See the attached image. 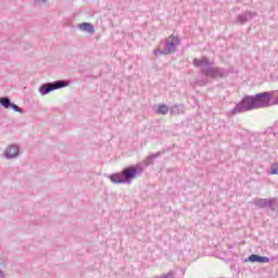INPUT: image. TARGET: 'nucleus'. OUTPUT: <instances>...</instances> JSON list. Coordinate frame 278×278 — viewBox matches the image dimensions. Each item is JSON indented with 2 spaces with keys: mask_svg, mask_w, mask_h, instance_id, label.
<instances>
[{
  "mask_svg": "<svg viewBox=\"0 0 278 278\" xmlns=\"http://www.w3.org/2000/svg\"><path fill=\"white\" fill-rule=\"evenodd\" d=\"M177 45H179V38L169 36L165 41H162L159 45L157 49L154 50V55L160 58V55H169V53H175Z\"/></svg>",
  "mask_w": 278,
  "mask_h": 278,
  "instance_id": "f257e3e1",
  "label": "nucleus"
},
{
  "mask_svg": "<svg viewBox=\"0 0 278 278\" xmlns=\"http://www.w3.org/2000/svg\"><path fill=\"white\" fill-rule=\"evenodd\" d=\"M67 86L68 81L64 79L54 80L52 83H45L40 85L39 93L41 94V97H46V94L53 92V90H62V88H66Z\"/></svg>",
  "mask_w": 278,
  "mask_h": 278,
  "instance_id": "f03ea898",
  "label": "nucleus"
},
{
  "mask_svg": "<svg viewBox=\"0 0 278 278\" xmlns=\"http://www.w3.org/2000/svg\"><path fill=\"white\" fill-rule=\"evenodd\" d=\"M237 112H249L250 110H257L255 104V97L245 96L235 109Z\"/></svg>",
  "mask_w": 278,
  "mask_h": 278,
  "instance_id": "7ed1b4c3",
  "label": "nucleus"
},
{
  "mask_svg": "<svg viewBox=\"0 0 278 278\" xmlns=\"http://www.w3.org/2000/svg\"><path fill=\"white\" fill-rule=\"evenodd\" d=\"M253 204L256 207H260L261 210L269 207V210H271V212H276L277 211V198H270V199H260V198H256L253 201Z\"/></svg>",
  "mask_w": 278,
  "mask_h": 278,
  "instance_id": "20e7f679",
  "label": "nucleus"
},
{
  "mask_svg": "<svg viewBox=\"0 0 278 278\" xmlns=\"http://www.w3.org/2000/svg\"><path fill=\"white\" fill-rule=\"evenodd\" d=\"M254 101L256 105V110L260 108H268L270 105V93L269 92H262L254 96Z\"/></svg>",
  "mask_w": 278,
  "mask_h": 278,
  "instance_id": "39448f33",
  "label": "nucleus"
},
{
  "mask_svg": "<svg viewBox=\"0 0 278 278\" xmlns=\"http://www.w3.org/2000/svg\"><path fill=\"white\" fill-rule=\"evenodd\" d=\"M138 175H109L112 184H131Z\"/></svg>",
  "mask_w": 278,
  "mask_h": 278,
  "instance_id": "423d86ee",
  "label": "nucleus"
},
{
  "mask_svg": "<svg viewBox=\"0 0 278 278\" xmlns=\"http://www.w3.org/2000/svg\"><path fill=\"white\" fill-rule=\"evenodd\" d=\"M21 155V148L18 144H10L5 149L3 156L5 160H16Z\"/></svg>",
  "mask_w": 278,
  "mask_h": 278,
  "instance_id": "0eeeda50",
  "label": "nucleus"
},
{
  "mask_svg": "<svg viewBox=\"0 0 278 278\" xmlns=\"http://www.w3.org/2000/svg\"><path fill=\"white\" fill-rule=\"evenodd\" d=\"M245 262H250L251 264H268L270 258L260 254H251L248 258H245Z\"/></svg>",
  "mask_w": 278,
  "mask_h": 278,
  "instance_id": "6e6552de",
  "label": "nucleus"
},
{
  "mask_svg": "<svg viewBox=\"0 0 278 278\" xmlns=\"http://www.w3.org/2000/svg\"><path fill=\"white\" fill-rule=\"evenodd\" d=\"M78 29L81 31H87V34H94V25L88 22H83L78 24Z\"/></svg>",
  "mask_w": 278,
  "mask_h": 278,
  "instance_id": "1a4fd4ad",
  "label": "nucleus"
},
{
  "mask_svg": "<svg viewBox=\"0 0 278 278\" xmlns=\"http://www.w3.org/2000/svg\"><path fill=\"white\" fill-rule=\"evenodd\" d=\"M0 105L4 108V110H10L12 106V100L10 97H0Z\"/></svg>",
  "mask_w": 278,
  "mask_h": 278,
  "instance_id": "9d476101",
  "label": "nucleus"
},
{
  "mask_svg": "<svg viewBox=\"0 0 278 278\" xmlns=\"http://www.w3.org/2000/svg\"><path fill=\"white\" fill-rule=\"evenodd\" d=\"M193 64L194 66H210V61L206 58L194 59Z\"/></svg>",
  "mask_w": 278,
  "mask_h": 278,
  "instance_id": "9b49d317",
  "label": "nucleus"
},
{
  "mask_svg": "<svg viewBox=\"0 0 278 278\" xmlns=\"http://www.w3.org/2000/svg\"><path fill=\"white\" fill-rule=\"evenodd\" d=\"M138 173V169L135 166L127 167L123 170V175H136Z\"/></svg>",
  "mask_w": 278,
  "mask_h": 278,
  "instance_id": "f8f14e48",
  "label": "nucleus"
},
{
  "mask_svg": "<svg viewBox=\"0 0 278 278\" xmlns=\"http://www.w3.org/2000/svg\"><path fill=\"white\" fill-rule=\"evenodd\" d=\"M156 114H168V106L166 104H160Z\"/></svg>",
  "mask_w": 278,
  "mask_h": 278,
  "instance_id": "ddd939ff",
  "label": "nucleus"
},
{
  "mask_svg": "<svg viewBox=\"0 0 278 278\" xmlns=\"http://www.w3.org/2000/svg\"><path fill=\"white\" fill-rule=\"evenodd\" d=\"M10 110L18 112V114H23L25 112L23 109H21V106H18V104H15L14 102H11Z\"/></svg>",
  "mask_w": 278,
  "mask_h": 278,
  "instance_id": "4468645a",
  "label": "nucleus"
},
{
  "mask_svg": "<svg viewBox=\"0 0 278 278\" xmlns=\"http://www.w3.org/2000/svg\"><path fill=\"white\" fill-rule=\"evenodd\" d=\"M215 73H216V70L208 68L205 72V75H211V77H216Z\"/></svg>",
  "mask_w": 278,
  "mask_h": 278,
  "instance_id": "2eb2a0df",
  "label": "nucleus"
},
{
  "mask_svg": "<svg viewBox=\"0 0 278 278\" xmlns=\"http://www.w3.org/2000/svg\"><path fill=\"white\" fill-rule=\"evenodd\" d=\"M271 174L273 175H278V163L276 165H273L271 167Z\"/></svg>",
  "mask_w": 278,
  "mask_h": 278,
  "instance_id": "dca6fc26",
  "label": "nucleus"
},
{
  "mask_svg": "<svg viewBox=\"0 0 278 278\" xmlns=\"http://www.w3.org/2000/svg\"><path fill=\"white\" fill-rule=\"evenodd\" d=\"M47 0H35V3H46Z\"/></svg>",
  "mask_w": 278,
  "mask_h": 278,
  "instance_id": "f3484780",
  "label": "nucleus"
},
{
  "mask_svg": "<svg viewBox=\"0 0 278 278\" xmlns=\"http://www.w3.org/2000/svg\"><path fill=\"white\" fill-rule=\"evenodd\" d=\"M0 277H4L3 270L0 269Z\"/></svg>",
  "mask_w": 278,
  "mask_h": 278,
  "instance_id": "a211bd4d",
  "label": "nucleus"
}]
</instances>
